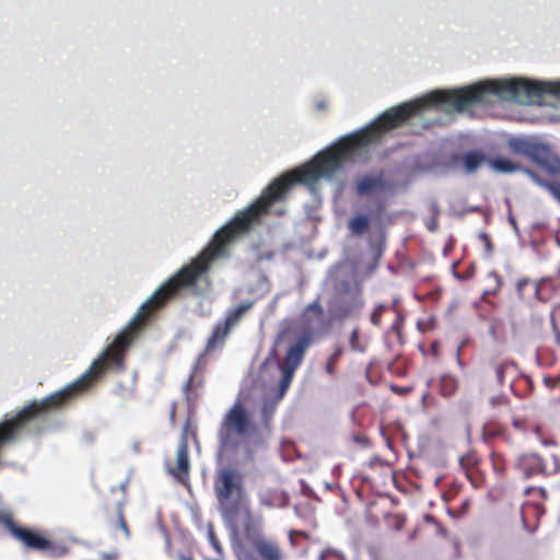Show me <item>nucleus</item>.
<instances>
[{
    "mask_svg": "<svg viewBox=\"0 0 560 560\" xmlns=\"http://www.w3.org/2000/svg\"><path fill=\"white\" fill-rule=\"evenodd\" d=\"M558 85L528 79L492 80L450 91H433L421 98L402 103L380 115L365 128L345 136L317 153L310 162L283 173L272 180L245 210L219 229L209 245L188 265L175 272V301L186 295L201 294L209 285L212 261L226 254V247L237 236L259 224L271 207L283 202L295 184L315 185L320 178H330L355 153L377 141L381 137L404 124L425 108L447 105L463 110L474 104L488 102L490 95L523 102H536L544 95L557 92Z\"/></svg>",
    "mask_w": 560,
    "mask_h": 560,
    "instance_id": "1",
    "label": "nucleus"
},
{
    "mask_svg": "<svg viewBox=\"0 0 560 560\" xmlns=\"http://www.w3.org/2000/svg\"><path fill=\"white\" fill-rule=\"evenodd\" d=\"M150 317H132L130 323L115 337L90 369L65 388L23 407L14 417L0 423V448L18 435L34 420L69 405L78 396L89 390L106 371L124 370L128 348L145 328Z\"/></svg>",
    "mask_w": 560,
    "mask_h": 560,
    "instance_id": "2",
    "label": "nucleus"
},
{
    "mask_svg": "<svg viewBox=\"0 0 560 560\" xmlns=\"http://www.w3.org/2000/svg\"><path fill=\"white\" fill-rule=\"evenodd\" d=\"M329 328L324 317H289L281 322L268 355V360L278 362L281 372L280 398L291 385L308 348L327 335Z\"/></svg>",
    "mask_w": 560,
    "mask_h": 560,
    "instance_id": "3",
    "label": "nucleus"
},
{
    "mask_svg": "<svg viewBox=\"0 0 560 560\" xmlns=\"http://www.w3.org/2000/svg\"><path fill=\"white\" fill-rule=\"evenodd\" d=\"M255 432V424L245 406L236 401L223 416L218 429L219 453L221 456L234 454Z\"/></svg>",
    "mask_w": 560,
    "mask_h": 560,
    "instance_id": "4",
    "label": "nucleus"
},
{
    "mask_svg": "<svg viewBox=\"0 0 560 560\" xmlns=\"http://www.w3.org/2000/svg\"><path fill=\"white\" fill-rule=\"evenodd\" d=\"M213 490L223 516L234 518L241 511L245 497L242 472L232 467L218 469L213 479Z\"/></svg>",
    "mask_w": 560,
    "mask_h": 560,
    "instance_id": "5",
    "label": "nucleus"
},
{
    "mask_svg": "<svg viewBox=\"0 0 560 560\" xmlns=\"http://www.w3.org/2000/svg\"><path fill=\"white\" fill-rule=\"evenodd\" d=\"M508 145L514 154L528 158L549 175H560V158L549 145L524 138H512Z\"/></svg>",
    "mask_w": 560,
    "mask_h": 560,
    "instance_id": "6",
    "label": "nucleus"
},
{
    "mask_svg": "<svg viewBox=\"0 0 560 560\" xmlns=\"http://www.w3.org/2000/svg\"><path fill=\"white\" fill-rule=\"evenodd\" d=\"M487 163L497 173H513L516 171H523L537 184L547 188L550 191V194L555 197V199L560 203V182L551 183L542 180L533 170L525 168L520 163L509 160L506 158L497 156L488 159Z\"/></svg>",
    "mask_w": 560,
    "mask_h": 560,
    "instance_id": "7",
    "label": "nucleus"
},
{
    "mask_svg": "<svg viewBox=\"0 0 560 560\" xmlns=\"http://www.w3.org/2000/svg\"><path fill=\"white\" fill-rule=\"evenodd\" d=\"M2 522L5 528L26 548L45 550L49 547L48 539L30 528L19 526L10 516L3 517Z\"/></svg>",
    "mask_w": 560,
    "mask_h": 560,
    "instance_id": "8",
    "label": "nucleus"
},
{
    "mask_svg": "<svg viewBox=\"0 0 560 560\" xmlns=\"http://www.w3.org/2000/svg\"><path fill=\"white\" fill-rule=\"evenodd\" d=\"M167 472L179 483L188 485L190 474L189 446L187 436H182L174 464L167 465Z\"/></svg>",
    "mask_w": 560,
    "mask_h": 560,
    "instance_id": "9",
    "label": "nucleus"
},
{
    "mask_svg": "<svg viewBox=\"0 0 560 560\" xmlns=\"http://www.w3.org/2000/svg\"><path fill=\"white\" fill-rule=\"evenodd\" d=\"M514 467L520 470L524 478L529 479L537 475L547 476V467L544 458L537 453H527L520 455L514 463Z\"/></svg>",
    "mask_w": 560,
    "mask_h": 560,
    "instance_id": "10",
    "label": "nucleus"
},
{
    "mask_svg": "<svg viewBox=\"0 0 560 560\" xmlns=\"http://www.w3.org/2000/svg\"><path fill=\"white\" fill-rule=\"evenodd\" d=\"M238 319L240 317H225L223 322H219L207 340L205 353H211L214 350L222 348L225 338L229 336Z\"/></svg>",
    "mask_w": 560,
    "mask_h": 560,
    "instance_id": "11",
    "label": "nucleus"
},
{
    "mask_svg": "<svg viewBox=\"0 0 560 560\" xmlns=\"http://www.w3.org/2000/svg\"><path fill=\"white\" fill-rule=\"evenodd\" d=\"M387 184L384 179V174L381 172L375 176L364 175L355 183L357 192L365 196L375 191H382L386 188Z\"/></svg>",
    "mask_w": 560,
    "mask_h": 560,
    "instance_id": "12",
    "label": "nucleus"
},
{
    "mask_svg": "<svg viewBox=\"0 0 560 560\" xmlns=\"http://www.w3.org/2000/svg\"><path fill=\"white\" fill-rule=\"evenodd\" d=\"M462 163L466 173H475L488 159L485 153L479 150H471L463 154Z\"/></svg>",
    "mask_w": 560,
    "mask_h": 560,
    "instance_id": "13",
    "label": "nucleus"
},
{
    "mask_svg": "<svg viewBox=\"0 0 560 560\" xmlns=\"http://www.w3.org/2000/svg\"><path fill=\"white\" fill-rule=\"evenodd\" d=\"M255 549L264 560H281V551L279 546L268 540H258Z\"/></svg>",
    "mask_w": 560,
    "mask_h": 560,
    "instance_id": "14",
    "label": "nucleus"
},
{
    "mask_svg": "<svg viewBox=\"0 0 560 560\" xmlns=\"http://www.w3.org/2000/svg\"><path fill=\"white\" fill-rule=\"evenodd\" d=\"M203 385V376L198 375V363L194 366L192 372L184 386L186 399L188 401L197 399L198 395L195 393Z\"/></svg>",
    "mask_w": 560,
    "mask_h": 560,
    "instance_id": "15",
    "label": "nucleus"
},
{
    "mask_svg": "<svg viewBox=\"0 0 560 560\" xmlns=\"http://www.w3.org/2000/svg\"><path fill=\"white\" fill-rule=\"evenodd\" d=\"M370 225V220L364 214H359L349 221V229L355 235H363Z\"/></svg>",
    "mask_w": 560,
    "mask_h": 560,
    "instance_id": "16",
    "label": "nucleus"
},
{
    "mask_svg": "<svg viewBox=\"0 0 560 560\" xmlns=\"http://www.w3.org/2000/svg\"><path fill=\"white\" fill-rule=\"evenodd\" d=\"M505 429L498 422L489 421L482 427V439L489 441L495 438L503 436Z\"/></svg>",
    "mask_w": 560,
    "mask_h": 560,
    "instance_id": "17",
    "label": "nucleus"
},
{
    "mask_svg": "<svg viewBox=\"0 0 560 560\" xmlns=\"http://www.w3.org/2000/svg\"><path fill=\"white\" fill-rule=\"evenodd\" d=\"M490 460H491L493 471L499 477H504L506 474V469H508V462H506L504 455L500 452L492 451L491 455H490Z\"/></svg>",
    "mask_w": 560,
    "mask_h": 560,
    "instance_id": "18",
    "label": "nucleus"
},
{
    "mask_svg": "<svg viewBox=\"0 0 560 560\" xmlns=\"http://www.w3.org/2000/svg\"><path fill=\"white\" fill-rule=\"evenodd\" d=\"M456 390H457V380L452 375H443L440 380V393L444 397H450Z\"/></svg>",
    "mask_w": 560,
    "mask_h": 560,
    "instance_id": "19",
    "label": "nucleus"
},
{
    "mask_svg": "<svg viewBox=\"0 0 560 560\" xmlns=\"http://www.w3.org/2000/svg\"><path fill=\"white\" fill-rule=\"evenodd\" d=\"M479 463L480 458L476 452H468L459 458V465L465 474L479 467Z\"/></svg>",
    "mask_w": 560,
    "mask_h": 560,
    "instance_id": "20",
    "label": "nucleus"
},
{
    "mask_svg": "<svg viewBox=\"0 0 560 560\" xmlns=\"http://www.w3.org/2000/svg\"><path fill=\"white\" fill-rule=\"evenodd\" d=\"M349 343L353 351L364 352L366 349V341L361 339L358 328H353L351 331Z\"/></svg>",
    "mask_w": 560,
    "mask_h": 560,
    "instance_id": "21",
    "label": "nucleus"
},
{
    "mask_svg": "<svg viewBox=\"0 0 560 560\" xmlns=\"http://www.w3.org/2000/svg\"><path fill=\"white\" fill-rule=\"evenodd\" d=\"M465 475L474 488H481L485 485L486 477L480 471L479 467L475 468V470L466 472Z\"/></svg>",
    "mask_w": 560,
    "mask_h": 560,
    "instance_id": "22",
    "label": "nucleus"
},
{
    "mask_svg": "<svg viewBox=\"0 0 560 560\" xmlns=\"http://www.w3.org/2000/svg\"><path fill=\"white\" fill-rule=\"evenodd\" d=\"M535 435L544 446H557V441L551 436H546L540 425H536L534 429Z\"/></svg>",
    "mask_w": 560,
    "mask_h": 560,
    "instance_id": "23",
    "label": "nucleus"
},
{
    "mask_svg": "<svg viewBox=\"0 0 560 560\" xmlns=\"http://www.w3.org/2000/svg\"><path fill=\"white\" fill-rule=\"evenodd\" d=\"M388 525L394 530H401L406 523V517L400 514H393L387 517Z\"/></svg>",
    "mask_w": 560,
    "mask_h": 560,
    "instance_id": "24",
    "label": "nucleus"
},
{
    "mask_svg": "<svg viewBox=\"0 0 560 560\" xmlns=\"http://www.w3.org/2000/svg\"><path fill=\"white\" fill-rule=\"evenodd\" d=\"M117 523L119 528L125 533L126 536H129V527L127 521L124 515V510L121 503L117 505Z\"/></svg>",
    "mask_w": 560,
    "mask_h": 560,
    "instance_id": "25",
    "label": "nucleus"
},
{
    "mask_svg": "<svg viewBox=\"0 0 560 560\" xmlns=\"http://www.w3.org/2000/svg\"><path fill=\"white\" fill-rule=\"evenodd\" d=\"M470 506H471V500L469 498H465L460 501L458 508H453L454 509V513L456 514L457 517H460V516H464L465 514H467L470 510Z\"/></svg>",
    "mask_w": 560,
    "mask_h": 560,
    "instance_id": "26",
    "label": "nucleus"
},
{
    "mask_svg": "<svg viewBox=\"0 0 560 560\" xmlns=\"http://www.w3.org/2000/svg\"><path fill=\"white\" fill-rule=\"evenodd\" d=\"M348 294L350 295L351 302H352L351 311H353V312L359 311L360 307L362 306V298H361L360 291L359 290L349 291Z\"/></svg>",
    "mask_w": 560,
    "mask_h": 560,
    "instance_id": "27",
    "label": "nucleus"
},
{
    "mask_svg": "<svg viewBox=\"0 0 560 560\" xmlns=\"http://www.w3.org/2000/svg\"><path fill=\"white\" fill-rule=\"evenodd\" d=\"M434 317H422L418 320L417 326L421 331H427L434 327Z\"/></svg>",
    "mask_w": 560,
    "mask_h": 560,
    "instance_id": "28",
    "label": "nucleus"
},
{
    "mask_svg": "<svg viewBox=\"0 0 560 560\" xmlns=\"http://www.w3.org/2000/svg\"><path fill=\"white\" fill-rule=\"evenodd\" d=\"M340 360L336 359L334 355H330L327 359L325 370L329 375H335L337 372V366Z\"/></svg>",
    "mask_w": 560,
    "mask_h": 560,
    "instance_id": "29",
    "label": "nucleus"
},
{
    "mask_svg": "<svg viewBox=\"0 0 560 560\" xmlns=\"http://www.w3.org/2000/svg\"><path fill=\"white\" fill-rule=\"evenodd\" d=\"M254 302L253 301H249V302H246V303H240L233 311V313L231 315H235V316H238V315H244L246 312H248L250 310V307L253 306Z\"/></svg>",
    "mask_w": 560,
    "mask_h": 560,
    "instance_id": "30",
    "label": "nucleus"
},
{
    "mask_svg": "<svg viewBox=\"0 0 560 560\" xmlns=\"http://www.w3.org/2000/svg\"><path fill=\"white\" fill-rule=\"evenodd\" d=\"M506 368H508V364L504 362L498 363L494 368L495 377H497L498 382L501 384L504 382V373H505Z\"/></svg>",
    "mask_w": 560,
    "mask_h": 560,
    "instance_id": "31",
    "label": "nucleus"
},
{
    "mask_svg": "<svg viewBox=\"0 0 560 560\" xmlns=\"http://www.w3.org/2000/svg\"><path fill=\"white\" fill-rule=\"evenodd\" d=\"M528 284H530V280L529 279H520L517 282H516V291L518 293V296L520 298H523L524 296V293H523V290L525 289V287H527Z\"/></svg>",
    "mask_w": 560,
    "mask_h": 560,
    "instance_id": "32",
    "label": "nucleus"
},
{
    "mask_svg": "<svg viewBox=\"0 0 560 560\" xmlns=\"http://www.w3.org/2000/svg\"><path fill=\"white\" fill-rule=\"evenodd\" d=\"M490 332L492 335V337L497 340H501L504 338V335L503 332L501 331V329L499 328V325L498 324H494L491 326L490 328Z\"/></svg>",
    "mask_w": 560,
    "mask_h": 560,
    "instance_id": "33",
    "label": "nucleus"
},
{
    "mask_svg": "<svg viewBox=\"0 0 560 560\" xmlns=\"http://www.w3.org/2000/svg\"><path fill=\"white\" fill-rule=\"evenodd\" d=\"M544 383L550 388L557 387L560 385V375L556 377H545Z\"/></svg>",
    "mask_w": 560,
    "mask_h": 560,
    "instance_id": "34",
    "label": "nucleus"
},
{
    "mask_svg": "<svg viewBox=\"0 0 560 560\" xmlns=\"http://www.w3.org/2000/svg\"><path fill=\"white\" fill-rule=\"evenodd\" d=\"M551 325L555 331L556 342L560 346V331L557 328L556 317H551Z\"/></svg>",
    "mask_w": 560,
    "mask_h": 560,
    "instance_id": "35",
    "label": "nucleus"
},
{
    "mask_svg": "<svg viewBox=\"0 0 560 560\" xmlns=\"http://www.w3.org/2000/svg\"><path fill=\"white\" fill-rule=\"evenodd\" d=\"M342 354H343V347H341V346H337L335 348L334 352L331 353V355H334L338 360H340Z\"/></svg>",
    "mask_w": 560,
    "mask_h": 560,
    "instance_id": "36",
    "label": "nucleus"
},
{
    "mask_svg": "<svg viewBox=\"0 0 560 560\" xmlns=\"http://www.w3.org/2000/svg\"><path fill=\"white\" fill-rule=\"evenodd\" d=\"M489 278L493 279V281L495 282V290H498L500 288V284H501L500 277L498 276V273L497 272H490L489 273Z\"/></svg>",
    "mask_w": 560,
    "mask_h": 560,
    "instance_id": "37",
    "label": "nucleus"
},
{
    "mask_svg": "<svg viewBox=\"0 0 560 560\" xmlns=\"http://www.w3.org/2000/svg\"><path fill=\"white\" fill-rule=\"evenodd\" d=\"M553 460H555V468H553V474L556 472H559L560 471V458L556 455H553Z\"/></svg>",
    "mask_w": 560,
    "mask_h": 560,
    "instance_id": "38",
    "label": "nucleus"
},
{
    "mask_svg": "<svg viewBox=\"0 0 560 560\" xmlns=\"http://www.w3.org/2000/svg\"><path fill=\"white\" fill-rule=\"evenodd\" d=\"M481 237L485 241L487 248L490 250L491 249V242H490L488 235L487 234H481Z\"/></svg>",
    "mask_w": 560,
    "mask_h": 560,
    "instance_id": "39",
    "label": "nucleus"
},
{
    "mask_svg": "<svg viewBox=\"0 0 560 560\" xmlns=\"http://www.w3.org/2000/svg\"><path fill=\"white\" fill-rule=\"evenodd\" d=\"M549 83L558 85V89H559L557 92H551V95L560 96V82H549Z\"/></svg>",
    "mask_w": 560,
    "mask_h": 560,
    "instance_id": "40",
    "label": "nucleus"
},
{
    "mask_svg": "<svg viewBox=\"0 0 560 560\" xmlns=\"http://www.w3.org/2000/svg\"><path fill=\"white\" fill-rule=\"evenodd\" d=\"M402 319L404 317H397V319L395 320V323L393 324V327L396 328L398 327L399 325L402 324Z\"/></svg>",
    "mask_w": 560,
    "mask_h": 560,
    "instance_id": "41",
    "label": "nucleus"
},
{
    "mask_svg": "<svg viewBox=\"0 0 560 560\" xmlns=\"http://www.w3.org/2000/svg\"><path fill=\"white\" fill-rule=\"evenodd\" d=\"M513 425L516 428V429H522V421L518 420V419H515L513 420Z\"/></svg>",
    "mask_w": 560,
    "mask_h": 560,
    "instance_id": "42",
    "label": "nucleus"
},
{
    "mask_svg": "<svg viewBox=\"0 0 560 560\" xmlns=\"http://www.w3.org/2000/svg\"><path fill=\"white\" fill-rule=\"evenodd\" d=\"M387 311H388V308H386L383 305H381L378 307V310L373 315H378L380 313L387 312Z\"/></svg>",
    "mask_w": 560,
    "mask_h": 560,
    "instance_id": "43",
    "label": "nucleus"
},
{
    "mask_svg": "<svg viewBox=\"0 0 560 560\" xmlns=\"http://www.w3.org/2000/svg\"><path fill=\"white\" fill-rule=\"evenodd\" d=\"M374 325H378L381 322V317L373 316L371 317Z\"/></svg>",
    "mask_w": 560,
    "mask_h": 560,
    "instance_id": "44",
    "label": "nucleus"
},
{
    "mask_svg": "<svg viewBox=\"0 0 560 560\" xmlns=\"http://www.w3.org/2000/svg\"><path fill=\"white\" fill-rule=\"evenodd\" d=\"M534 292L536 295H538V292H539V285L537 283H534Z\"/></svg>",
    "mask_w": 560,
    "mask_h": 560,
    "instance_id": "45",
    "label": "nucleus"
},
{
    "mask_svg": "<svg viewBox=\"0 0 560 560\" xmlns=\"http://www.w3.org/2000/svg\"><path fill=\"white\" fill-rule=\"evenodd\" d=\"M284 213V210H276L275 211V214L277 215H282Z\"/></svg>",
    "mask_w": 560,
    "mask_h": 560,
    "instance_id": "46",
    "label": "nucleus"
},
{
    "mask_svg": "<svg viewBox=\"0 0 560 560\" xmlns=\"http://www.w3.org/2000/svg\"><path fill=\"white\" fill-rule=\"evenodd\" d=\"M180 560H194L191 557H182Z\"/></svg>",
    "mask_w": 560,
    "mask_h": 560,
    "instance_id": "47",
    "label": "nucleus"
},
{
    "mask_svg": "<svg viewBox=\"0 0 560 560\" xmlns=\"http://www.w3.org/2000/svg\"><path fill=\"white\" fill-rule=\"evenodd\" d=\"M213 546H214V548H217V549L219 548V544H218L217 541H213Z\"/></svg>",
    "mask_w": 560,
    "mask_h": 560,
    "instance_id": "48",
    "label": "nucleus"
},
{
    "mask_svg": "<svg viewBox=\"0 0 560 560\" xmlns=\"http://www.w3.org/2000/svg\"><path fill=\"white\" fill-rule=\"evenodd\" d=\"M246 514L249 516L250 515V512L248 509H246Z\"/></svg>",
    "mask_w": 560,
    "mask_h": 560,
    "instance_id": "49",
    "label": "nucleus"
}]
</instances>
